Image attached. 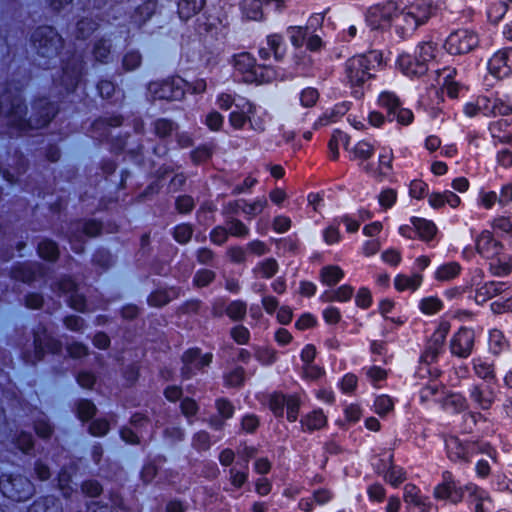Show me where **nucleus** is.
<instances>
[{"label": "nucleus", "mask_w": 512, "mask_h": 512, "mask_svg": "<svg viewBox=\"0 0 512 512\" xmlns=\"http://www.w3.org/2000/svg\"><path fill=\"white\" fill-rule=\"evenodd\" d=\"M27 80L11 82L0 96V127L7 126V134L24 135L30 130L48 125L58 112L54 101L46 98L37 99L32 106L33 113L28 120L23 116L27 108L23 104L22 91Z\"/></svg>", "instance_id": "obj_1"}, {"label": "nucleus", "mask_w": 512, "mask_h": 512, "mask_svg": "<svg viewBox=\"0 0 512 512\" xmlns=\"http://www.w3.org/2000/svg\"><path fill=\"white\" fill-rule=\"evenodd\" d=\"M382 53L372 50L349 58L344 64V79L351 88L362 87L372 79L373 72L382 64Z\"/></svg>", "instance_id": "obj_2"}, {"label": "nucleus", "mask_w": 512, "mask_h": 512, "mask_svg": "<svg viewBox=\"0 0 512 512\" xmlns=\"http://www.w3.org/2000/svg\"><path fill=\"white\" fill-rule=\"evenodd\" d=\"M431 15L432 6L427 0H417L401 10L396 6L393 26L401 38H406L426 23Z\"/></svg>", "instance_id": "obj_3"}, {"label": "nucleus", "mask_w": 512, "mask_h": 512, "mask_svg": "<svg viewBox=\"0 0 512 512\" xmlns=\"http://www.w3.org/2000/svg\"><path fill=\"white\" fill-rule=\"evenodd\" d=\"M448 458L458 464H468L477 455H486L496 460L497 451L490 443L482 440H461L456 436H450L445 440Z\"/></svg>", "instance_id": "obj_4"}, {"label": "nucleus", "mask_w": 512, "mask_h": 512, "mask_svg": "<svg viewBox=\"0 0 512 512\" xmlns=\"http://www.w3.org/2000/svg\"><path fill=\"white\" fill-rule=\"evenodd\" d=\"M230 63L245 83L262 84L276 79V70L269 65L257 64L255 57L249 52L234 54Z\"/></svg>", "instance_id": "obj_5"}, {"label": "nucleus", "mask_w": 512, "mask_h": 512, "mask_svg": "<svg viewBox=\"0 0 512 512\" xmlns=\"http://www.w3.org/2000/svg\"><path fill=\"white\" fill-rule=\"evenodd\" d=\"M31 41L40 58L38 65L44 69L50 68L51 62H56L55 58L59 54L60 47H62V37L53 27L41 26L34 31Z\"/></svg>", "instance_id": "obj_6"}, {"label": "nucleus", "mask_w": 512, "mask_h": 512, "mask_svg": "<svg viewBox=\"0 0 512 512\" xmlns=\"http://www.w3.org/2000/svg\"><path fill=\"white\" fill-rule=\"evenodd\" d=\"M61 75L53 79L54 88L58 90L59 95H69L72 93L81 81L84 70V61L82 54L74 53L71 57L62 58Z\"/></svg>", "instance_id": "obj_7"}, {"label": "nucleus", "mask_w": 512, "mask_h": 512, "mask_svg": "<svg viewBox=\"0 0 512 512\" xmlns=\"http://www.w3.org/2000/svg\"><path fill=\"white\" fill-rule=\"evenodd\" d=\"M0 490L5 497L17 502L26 501L35 493L34 485L27 477L12 474L1 476Z\"/></svg>", "instance_id": "obj_8"}, {"label": "nucleus", "mask_w": 512, "mask_h": 512, "mask_svg": "<svg viewBox=\"0 0 512 512\" xmlns=\"http://www.w3.org/2000/svg\"><path fill=\"white\" fill-rule=\"evenodd\" d=\"M378 105L386 112L389 122L396 120L400 125L408 126L414 120L413 112L403 107L401 100L393 92H382L378 97Z\"/></svg>", "instance_id": "obj_9"}, {"label": "nucleus", "mask_w": 512, "mask_h": 512, "mask_svg": "<svg viewBox=\"0 0 512 512\" xmlns=\"http://www.w3.org/2000/svg\"><path fill=\"white\" fill-rule=\"evenodd\" d=\"M186 86L187 82L181 77H172L149 83L148 92L155 100L178 101L184 97Z\"/></svg>", "instance_id": "obj_10"}, {"label": "nucleus", "mask_w": 512, "mask_h": 512, "mask_svg": "<svg viewBox=\"0 0 512 512\" xmlns=\"http://www.w3.org/2000/svg\"><path fill=\"white\" fill-rule=\"evenodd\" d=\"M101 230L102 225L96 220H77L71 223L66 237L71 249L75 253L81 254L84 251V237H95L101 233Z\"/></svg>", "instance_id": "obj_11"}, {"label": "nucleus", "mask_w": 512, "mask_h": 512, "mask_svg": "<svg viewBox=\"0 0 512 512\" xmlns=\"http://www.w3.org/2000/svg\"><path fill=\"white\" fill-rule=\"evenodd\" d=\"M479 45L477 33L469 29L451 32L445 40L444 49L450 55H464L475 50Z\"/></svg>", "instance_id": "obj_12"}, {"label": "nucleus", "mask_w": 512, "mask_h": 512, "mask_svg": "<svg viewBox=\"0 0 512 512\" xmlns=\"http://www.w3.org/2000/svg\"><path fill=\"white\" fill-rule=\"evenodd\" d=\"M34 353L33 355L24 354L27 363L36 364L43 359L45 353L56 354L61 351V343L48 334L47 329L39 324L34 330Z\"/></svg>", "instance_id": "obj_13"}, {"label": "nucleus", "mask_w": 512, "mask_h": 512, "mask_svg": "<svg viewBox=\"0 0 512 512\" xmlns=\"http://www.w3.org/2000/svg\"><path fill=\"white\" fill-rule=\"evenodd\" d=\"M467 487L468 484L460 485L447 473V475H444L443 481L434 487L433 496L438 501H446L456 505L463 500L466 501L468 496Z\"/></svg>", "instance_id": "obj_14"}, {"label": "nucleus", "mask_w": 512, "mask_h": 512, "mask_svg": "<svg viewBox=\"0 0 512 512\" xmlns=\"http://www.w3.org/2000/svg\"><path fill=\"white\" fill-rule=\"evenodd\" d=\"M212 360V353L202 354L201 349L197 347L188 349L182 355V377L185 379L192 378L197 372H202L204 368L208 367Z\"/></svg>", "instance_id": "obj_15"}, {"label": "nucleus", "mask_w": 512, "mask_h": 512, "mask_svg": "<svg viewBox=\"0 0 512 512\" xmlns=\"http://www.w3.org/2000/svg\"><path fill=\"white\" fill-rule=\"evenodd\" d=\"M403 500L407 512H438V507L414 484L409 483L404 486Z\"/></svg>", "instance_id": "obj_16"}, {"label": "nucleus", "mask_w": 512, "mask_h": 512, "mask_svg": "<svg viewBox=\"0 0 512 512\" xmlns=\"http://www.w3.org/2000/svg\"><path fill=\"white\" fill-rule=\"evenodd\" d=\"M489 73L499 80L512 77V47L497 50L488 60Z\"/></svg>", "instance_id": "obj_17"}, {"label": "nucleus", "mask_w": 512, "mask_h": 512, "mask_svg": "<svg viewBox=\"0 0 512 512\" xmlns=\"http://www.w3.org/2000/svg\"><path fill=\"white\" fill-rule=\"evenodd\" d=\"M54 292L68 297L69 306L79 312L89 311L85 297L78 293L77 284L70 277H63L52 287Z\"/></svg>", "instance_id": "obj_18"}, {"label": "nucleus", "mask_w": 512, "mask_h": 512, "mask_svg": "<svg viewBox=\"0 0 512 512\" xmlns=\"http://www.w3.org/2000/svg\"><path fill=\"white\" fill-rule=\"evenodd\" d=\"M475 333L472 329L461 327L453 334L449 349L453 356L459 358H468L474 349Z\"/></svg>", "instance_id": "obj_19"}, {"label": "nucleus", "mask_w": 512, "mask_h": 512, "mask_svg": "<svg viewBox=\"0 0 512 512\" xmlns=\"http://www.w3.org/2000/svg\"><path fill=\"white\" fill-rule=\"evenodd\" d=\"M396 11V5L389 2L383 6H376L371 8L366 15L367 25L371 29H386L393 26V18Z\"/></svg>", "instance_id": "obj_20"}, {"label": "nucleus", "mask_w": 512, "mask_h": 512, "mask_svg": "<svg viewBox=\"0 0 512 512\" xmlns=\"http://www.w3.org/2000/svg\"><path fill=\"white\" fill-rule=\"evenodd\" d=\"M467 393L471 404L479 410H489L496 401L495 390L485 384H472L468 387Z\"/></svg>", "instance_id": "obj_21"}, {"label": "nucleus", "mask_w": 512, "mask_h": 512, "mask_svg": "<svg viewBox=\"0 0 512 512\" xmlns=\"http://www.w3.org/2000/svg\"><path fill=\"white\" fill-rule=\"evenodd\" d=\"M288 46L285 37L279 33H272L266 36V46L259 48L258 54L262 60H274L280 62L287 54Z\"/></svg>", "instance_id": "obj_22"}, {"label": "nucleus", "mask_w": 512, "mask_h": 512, "mask_svg": "<svg viewBox=\"0 0 512 512\" xmlns=\"http://www.w3.org/2000/svg\"><path fill=\"white\" fill-rule=\"evenodd\" d=\"M466 502L472 512H492V500L488 492L474 483H468Z\"/></svg>", "instance_id": "obj_23"}, {"label": "nucleus", "mask_w": 512, "mask_h": 512, "mask_svg": "<svg viewBox=\"0 0 512 512\" xmlns=\"http://www.w3.org/2000/svg\"><path fill=\"white\" fill-rule=\"evenodd\" d=\"M442 351L443 348L428 342L420 356V366L417 371L419 377L425 378L426 375H429L430 377L437 378L440 375V371L437 368H431L430 365L437 362Z\"/></svg>", "instance_id": "obj_24"}, {"label": "nucleus", "mask_w": 512, "mask_h": 512, "mask_svg": "<svg viewBox=\"0 0 512 512\" xmlns=\"http://www.w3.org/2000/svg\"><path fill=\"white\" fill-rule=\"evenodd\" d=\"M46 270L40 263H19L13 267L11 275L15 280L31 283L37 279L44 278Z\"/></svg>", "instance_id": "obj_25"}, {"label": "nucleus", "mask_w": 512, "mask_h": 512, "mask_svg": "<svg viewBox=\"0 0 512 512\" xmlns=\"http://www.w3.org/2000/svg\"><path fill=\"white\" fill-rule=\"evenodd\" d=\"M477 252L484 258L494 259L501 254L503 245L490 231H483L476 239Z\"/></svg>", "instance_id": "obj_26"}, {"label": "nucleus", "mask_w": 512, "mask_h": 512, "mask_svg": "<svg viewBox=\"0 0 512 512\" xmlns=\"http://www.w3.org/2000/svg\"><path fill=\"white\" fill-rule=\"evenodd\" d=\"M397 64L400 70L408 77H421L425 75L429 69L428 64L421 61L415 53L414 55H399Z\"/></svg>", "instance_id": "obj_27"}, {"label": "nucleus", "mask_w": 512, "mask_h": 512, "mask_svg": "<svg viewBox=\"0 0 512 512\" xmlns=\"http://www.w3.org/2000/svg\"><path fill=\"white\" fill-rule=\"evenodd\" d=\"M122 120L119 115L97 119L92 124L91 137L99 141L108 140L112 134V129L119 127Z\"/></svg>", "instance_id": "obj_28"}, {"label": "nucleus", "mask_w": 512, "mask_h": 512, "mask_svg": "<svg viewBox=\"0 0 512 512\" xmlns=\"http://www.w3.org/2000/svg\"><path fill=\"white\" fill-rule=\"evenodd\" d=\"M299 422L302 432L313 433L324 428L327 425L328 419L323 409L316 408L302 415Z\"/></svg>", "instance_id": "obj_29"}, {"label": "nucleus", "mask_w": 512, "mask_h": 512, "mask_svg": "<svg viewBox=\"0 0 512 512\" xmlns=\"http://www.w3.org/2000/svg\"><path fill=\"white\" fill-rule=\"evenodd\" d=\"M430 378L431 379L428 381V383L423 385L419 390L420 401L421 403L433 402L436 404H441L446 388L438 381H436L435 377Z\"/></svg>", "instance_id": "obj_30"}, {"label": "nucleus", "mask_w": 512, "mask_h": 512, "mask_svg": "<svg viewBox=\"0 0 512 512\" xmlns=\"http://www.w3.org/2000/svg\"><path fill=\"white\" fill-rule=\"evenodd\" d=\"M157 3L155 0H146L135 8L130 16V24L135 28H142L155 14Z\"/></svg>", "instance_id": "obj_31"}, {"label": "nucleus", "mask_w": 512, "mask_h": 512, "mask_svg": "<svg viewBox=\"0 0 512 512\" xmlns=\"http://www.w3.org/2000/svg\"><path fill=\"white\" fill-rule=\"evenodd\" d=\"M507 289V283L501 281L486 282L475 291L474 300L477 304L482 305L489 299L500 295Z\"/></svg>", "instance_id": "obj_32"}, {"label": "nucleus", "mask_w": 512, "mask_h": 512, "mask_svg": "<svg viewBox=\"0 0 512 512\" xmlns=\"http://www.w3.org/2000/svg\"><path fill=\"white\" fill-rule=\"evenodd\" d=\"M182 289L172 286L169 288L157 289L148 297V303L153 307H162L181 296Z\"/></svg>", "instance_id": "obj_33"}, {"label": "nucleus", "mask_w": 512, "mask_h": 512, "mask_svg": "<svg viewBox=\"0 0 512 512\" xmlns=\"http://www.w3.org/2000/svg\"><path fill=\"white\" fill-rule=\"evenodd\" d=\"M393 153L390 149H382V152L379 155V167L377 170L371 168L370 165L365 166V171L371 173L373 177L378 180H382L384 177H387L391 174L393 166Z\"/></svg>", "instance_id": "obj_34"}, {"label": "nucleus", "mask_w": 512, "mask_h": 512, "mask_svg": "<svg viewBox=\"0 0 512 512\" xmlns=\"http://www.w3.org/2000/svg\"><path fill=\"white\" fill-rule=\"evenodd\" d=\"M512 115V99L507 96H500L498 93L490 94V117Z\"/></svg>", "instance_id": "obj_35"}, {"label": "nucleus", "mask_w": 512, "mask_h": 512, "mask_svg": "<svg viewBox=\"0 0 512 512\" xmlns=\"http://www.w3.org/2000/svg\"><path fill=\"white\" fill-rule=\"evenodd\" d=\"M463 112L470 118L479 114L490 117V95H480L474 101L466 103Z\"/></svg>", "instance_id": "obj_36"}, {"label": "nucleus", "mask_w": 512, "mask_h": 512, "mask_svg": "<svg viewBox=\"0 0 512 512\" xmlns=\"http://www.w3.org/2000/svg\"><path fill=\"white\" fill-rule=\"evenodd\" d=\"M440 405L446 411L460 413L468 408V400L462 394L449 392L446 389Z\"/></svg>", "instance_id": "obj_37"}, {"label": "nucleus", "mask_w": 512, "mask_h": 512, "mask_svg": "<svg viewBox=\"0 0 512 512\" xmlns=\"http://www.w3.org/2000/svg\"><path fill=\"white\" fill-rule=\"evenodd\" d=\"M151 128L156 137L165 140L175 134L179 126L172 119L162 117L155 119L151 124Z\"/></svg>", "instance_id": "obj_38"}, {"label": "nucleus", "mask_w": 512, "mask_h": 512, "mask_svg": "<svg viewBox=\"0 0 512 512\" xmlns=\"http://www.w3.org/2000/svg\"><path fill=\"white\" fill-rule=\"evenodd\" d=\"M423 276L415 273L412 276L398 274L394 279L395 289L399 292L409 290L415 292L422 284Z\"/></svg>", "instance_id": "obj_39"}, {"label": "nucleus", "mask_w": 512, "mask_h": 512, "mask_svg": "<svg viewBox=\"0 0 512 512\" xmlns=\"http://www.w3.org/2000/svg\"><path fill=\"white\" fill-rule=\"evenodd\" d=\"M206 0H179L178 15L182 20H188L197 15L205 6Z\"/></svg>", "instance_id": "obj_40"}, {"label": "nucleus", "mask_w": 512, "mask_h": 512, "mask_svg": "<svg viewBox=\"0 0 512 512\" xmlns=\"http://www.w3.org/2000/svg\"><path fill=\"white\" fill-rule=\"evenodd\" d=\"M112 148L115 151H125L130 156L131 159L139 162V156L142 151V144L134 143L131 140V136L126 137L124 140L122 138H117L112 142Z\"/></svg>", "instance_id": "obj_41"}, {"label": "nucleus", "mask_w": 512, "mask_h": 512, "mask_svg": "<svg viewBox=\"0 0 512 512\" xmlns=\"http://www.w3.org/2000/svg\"><path fill=\"white\" fill-rule=\"evenodd\" d=\"M246 111L248 113V124L250 128L256 132H263L266 129L265 113L259 114L257 106L250 102L245 101Z\"/></svg>", "instance_id": "obj_42"}, {"label": "nucleus", "mask_w": 512, "mask_h": 512, "mask_svg": "<svg viewBox=\"0 0 512 512\" xmlns=\"http://www.w3.org/2000/svg\"><path fill=\"white\" fill-rule=\"evenodd\" d=\"M31 419L37 435L41 438H48L52 435L53 427L46 416L37 408L31 410Z\"/></svg>", "instance_id": "obj_43"}, {"label": "nucleus", "mask_w": 512, "mask_h": 512, "mask_svg": "<svg viewBox=\"0 0 512 512\" xmlns=\"http://www.w3.org/2000/svg\"><path fill=\"white\" fill-rule=\"evenodd\" d=\"M28 512H63V507L59 499L47 496L36 500Z\"/></svg>", "instance_id": "obj_44"}, {"label": "nucleus", "mask_w": 512, "mask_h": 512, "mask_svg": "<svg viewBox=\"0 0 512 512\" xmlns=\"http://www.w3.org/2000/svg\"><path fill=\"white\" fill-rule=\"evenodd\" d=\"M394 456L392 453L388 455L389 467L384 475V479L387 483L393 487H398L406 479V472L404 469L393 463Z\"/></svg>", "instance_id": "obj_45"}, {"label": "nucleus", "mask_w": 512, "mask_h": 512, "mask_svg": "<svg viewBox=\"0 0 512 512\" xmlns=\"http://www.w3.org/2000/svg\"><path fill=\"white\" fill-rule=\"evenodd\" d=\"M411 224L416 227V237H419L425 241L431 240L437 230L435 224L432 221L426 220L424 218L412 217Z\"/></svg>", "instance_id": "obj_46"}, {"label": "nucleus", "mask_w": 512, "mask_h": 512, "mask_svg": "<svg viewBox=\"0 0 512 512\" xmlns=\"http://www.w3.org/2000/svg\"><path fill=\"white\" fill-rule=\"evenodd\" d=\"M474 373L484 381H492L495 379V368L493 363L483 358H474L472 360Z\"/></svg>", "instance_id": "obj_47"}, {"label": "nucleus", "mask_w": 512, "mask_h": 512, "mask_svg": "<svg viewBox=\"0 0 512 512\" xmlns=\"http://www.w3.org/2000/svg\"><path fill=\"white\" fill-rule=\"evenodd\" d=\"M344 276V271L337 265H327L320 270V280L327 286H335Z\"/></svg>", "instance_id": "obj_48"}, {"label": "nucleus", "mask_w": 512, "mask_h": 512, "mask_svg": "<svg viewBox=\"0 0 512 512\" xmlns=\"http://www.w3.org/2000/svg\"><path fill=\"white\" fill-rule=\"evenodd\" d=\"M488 343L489 350L494 355H499L509 348V342L499 329L490 330Z\"/></svg>", "instance_id": "obj_49"}, {"label": "nucleus", "mask_w": 512, "mask_h": 512, "mask_svg": "<svg viewBox=\"0 0 512 512\" xmlns=\"http://www.w3.org/2000/svg\"><path fill=\"white\" fill-rule=\"evenodd\" d=\"M241 11L248 20L259 21L264 16L261 0H242Z\"/></svg>", "instance_id": "obj_50"}, {"label": "nucleus", "mask_w": 512, "mask_h": 512, "mask_svg": "<svg viewBox=\"0 0 512 512\" xmlns=\"http://www.w3.org/2000/svg\"><path fill=\"white\" fill-rule=\"evenodd\" d=\"M9 446L13 450H19L24 454H29L34 447V439L31 433L21 432L19 435L11 437Z\"/></svg>", "instance_id": "obj_51"}, {"label": "nucleus", "mask_w": 512, "mask_h": 512, "mask_svg": "<svg viewBox=\"0 0 512 512\" xmlns=\"http://www.w3.org/2000/svg\"><path fill=\"white\" fill-rule=\"evenodd\" d=\"M461 269L457 262L444 263L437 268L434 277L437 281H450L459 276Z\"/></svg>", "instance_id": "obj_52"}, {"label": "nucleus", "mask_w": 512, "mask_h": 512, "mask_svg": "<svg viewBox=\"0 0 512 512\" xmlns=\"http://www.w3.org/2000/svg\"><path fill=\"white\" fill-rule=\"evenodd\" d=\"M225 227L229 236L236 238H246L250 234L249 227L236 217L227 216L225 218Z\"/></svg>", "instance_id": "obj_53"}, {"label": "nucleus", "mask_w": 512, "mask_h": 512, "mask_svg": "<svg viewBox=\"0 0 512 512\" xmlns=\"http://www.w3.org/2000/svg\"><path fill=\"white\" fill-rule=\"evenodd\" d=\"M246 99H241L242 103H236L237 110L232 111L229 115V124L236 130H241L248 123V113L245 107Z\"/></svg>", "instance_id": "obj_54"}, {"label": "nucleus", "mask_w": 512, "mask_h": 512, "mask_svg": "<svg viewBox=\"0 0 512 512\" xmlns=\"http://www.w3.org/2000/svg\"><path fill=\"white\" fill-rule=\"evenodd\" d=\"M225 314L235 322L244 320L247 314V303L237 299L229 302L225 308Z\"/></svg>", "instance_id": "obj_55"}, {"label": "nucleus", "mask_w": 512, "mask_h": 512, "mask_svg": "<svg viewBox=\"0 0 512 512\" xmlns=\"http://www.w3.org/2000/svg\"><path fill=\"white\" fill-rule=\"evenodd\" d=\"M349 137L346 133L335 131L328 143L329 157L331 160H337L339 157V145L342 144L346 149Z\"/></svg>", "instance_id": "obj_56"}, {"label": "nucleus", "mask_w": 512, "mask_h": 512, "mask_svg": "<svg viewBox=\"0 0 512 512\" xmlns=\"http://www.w3.org/2000/svg\"><path fill=\"white\" fill-rule=\"evenodd\" d=\"M489 264V270L492 275L502 277L512 272V259L510 257L494 258Z\"/></svg>", "instance_id": "obj_57"}, {"label": "nucleus", "mask_w": 512, "mask_h": 512, "mask_svg": "<svg viewBox=\"0 0 512 512\" xmlns=\"http://www.w3.org/2000/svg\"><path fill=\"white\" fill-rule=\"evenodd\" d=\"M288 394L282 392H274L269 396V409L275 417L282 418L285 414V406Z\"/></svg>", "instance_id": "obj_58"}, {"label": "nucleus", "mask_w": 512, "mask_h": 512, "mask_svg": "<svg viewBox=\"0 0 512 512\" xmlns=\"http://www.w3.org/2000/svg\"><path fill=\"white\" fill-rule=\"evenodd\" d=\"M302 400L298 394H288L285 411L287 421L294 423L298 420Z\"/></svg>", "instance_id": "obj_59"}, {"label": "nucleus", "mask_w": 512, "mask_h": 512, "mask_svg": "<svg viewBox=\"0 0 512 512\" xmlns=\"http://www.w3.org/2000/svg\"><path fill=\"white\" fill-rule=\"evenodd\" d=\"M99 27V22L88 17H83L77 22L75 36L77 39H86Z\"/></svg>", "instance_id": "obj_60"}, {"label": "nucleus", "mask_w": 512, "mask_h": 512, "mask_svg": "<svg viewBox=\"0 0 512 512\" xmlns=\"http://www.w3.org/2000/svg\"><path fill=\"white\" fill-rule=\"evenodd\" d=\"M268 206V201L266 197H257L252 202H247L244 200V206L242 207V212L246 215L248 219H252L255 216L259 215L263 212V210Z\"/></svg>", "instance_id": "obj_61"}, {"label": "nucleus", "mask_w": 512, "mask_h": 512, "mask_svg": "<svg viewBox=\"0 0 512 512\" xmlns=\"http://www.w3.org/2000/svg\"><path fill=\"white\" fill-rule=\"evenodd\" d=\"M349 109V105L346 102L335 105L331 110H327L318 120V123L322 126H326L332 122H335L338 117L343 116Z\"/></svg>", "instance_id": "obj_62"}, {"label": "nucleus", "mask_w": 512, "mask_h": 512, "mask_svg": "<svg viewBox=\"0 0 512 512\" xmlns=\"http://www.w3.org/2000/svg\"><path fill=\"white\" fill-rule=\"evenodd\" d=\"M437 53V44L432 41L422 42L420 43L416 50L415 54L423 61L425 64H428L435 59Z\"/></svg>", "instance_id": "obj_63"}, {"label": "nucleus", "mask_w": 512, "mask_h": 512, "mask_svg": "<svg viewBox=\"0 0 512 512\" xmlns=\"http://www.w3.org/2000/svg\"><path fill=\"white\" fill-rule=\"evenodd\" d=\"M93 55L96 61L108 63L111 56V41L104 38L98 40L94 45Z\"/></svg>", "instance_id": "obj_64"}]
</instances>
